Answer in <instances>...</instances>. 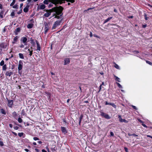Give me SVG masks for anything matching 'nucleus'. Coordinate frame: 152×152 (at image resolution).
I'll return each mask as SVG.
<instances>
[{
	"mask_svg": "<svg viewBox=\"0 0 152 152\" xmlns=\"http://www.w3.org/2000/svg\"><path fill=\"white\" fill-rule=\"evenodd\" d=\"M64 8L61 6H56L51 9V12H55L53 14V16L54 18L59 19L61 18L63 15V11Z\"/></svg>",
	"mask_w": 152,
	"mask_h": 152,
	"instance_id": "obj_1",
	"label": "nucleus"
},
{
	"mask_svg": "<svg viewBox=\"0 0 152 152\" xmlns=\"http://www.w3.org/2000/svg\"><path fill=\"white\" fill-rule=\"evenodd\" d=\"M9 44L5 42H2L0 43V55L3 53V50L5 49L8 46Z\"/></svg>",
	"mask_w": 152,
	"mask_h": 152,
	"instance_id": "obj_2",
	"label": "nucleus"
},
{
	"mask_svg": "<svg viewBox=\"0 0 152 152\" xmlns=\"http://www.w3.org/2000/svg\"><path fill=\"white\" fill-rule=\"evenodd\" d=\"M52 4H53L55 6L58 4H61L62 3H65L64 0H50Z\"/></svg>",
	"mask_w": 152,
	"mask_h": 152,
	"instance_id": "obj_3",
	"label": "nucleus"
},
{
	"mask_svg": "<svg viewBox=\"0 0 152 152\" xmlns=\"http://www.w3.org/2000/svg\"><path fill=\"white\" fill-rule=\"evenodd\" d=\"M62 19L60 20H56L55 21L53 24V27H52V29H55L57 26H59L61 22Z\"/></svg>",
	"mask_w": 152,
	"mask_h": 152,
	"instance_id": "obj_4",
	"label": "nucleus"
},
{
	"mask_svg": "<svg viewBox=\"0 0 152 152\" xmlns=\"http://www.w3.org/2000/svg\"><path fill=\"white\" fill-rule=\"evenodd\" d=\"M6 99L8 101V103L7 104V106L10 108H12L14 102L13 100L8 99L7 98Z\"/></svg>",
	"mask_w": 152,
	"mask_h": 152,
	"instance_id": "obj_5",
	"label": "nucleus"
},
{
	"mask_svg": "<svg viewBox=\"0 0 152 152\" xmlns=\"http://www.w3.org/2000/svg\"><path fill=\"white\" fill-rule=\"evenodd\" d=\"M44 11H46L47 12V13H45L43 16L46 17H48L49 16H50L51 14V9L50 10H44Z\"/></svg>",
	"mask_w": 152,
	"mask_h": 152,
	"instance_id": "obj_6",
	"label": "nucleus"
},
{
	"mask_svg": "<svg viewBox=\"0 0 152 152\" xmlns=\"http://www.w3.org/2000/svg\"><path fill=\"white\" fill-rule=\"evenodd\" d=\"M101 113L100 115L103 117H104L105 118L107 119H109L110 118V116L107 114H106L105 113L102 112V111H100Z\"/></svg>",
	"mask_w": 152,
	"mask_h": 152,
	"instance_id": "obj_7",
	"label": "nucleus"
},
{
	"mask_svg": "<svg viewBox=\"0 0 152 152\" xmlns=\"http://www.w3.org/2000/svg\"><path fill=\"white\" fill-rule=\"evenodd\" d=\"M23 66V63L21 60H20L19 61L18 66V69L19 73L20 74L19 71L21 70Z\"/></svg>",
	"mask_w": 152,
	"mask_h": 152,
	"instance_id": "obj_8",
	"label": "nucleus"
},
{
	"mask_svg": "<svg viewBox=\"0 0 152 152\" xmlns=\"http://www.w3.org/2000/svg\"><path fill=\"white\" fill-rule=\"evenodd\" d=\"M49 27L48 24L46 23L44 24V34H46L49 30Z\"/></svg>",
	"mask_w": 152,
	"mask_h": 152,
	"instance_id": "obj_9",
	"label": "nucleus"
},
{
	"mask_svg": "<svg viewBox=\"0 0 152 152\" xmlns=\"http://www.w3.org/2000/svg\"><path fill=\"white\" fill-rule=\"evenodd\" d=\"M27 38L26 37H23L21 38L20 41L23 43L24 45H27Z\"/></svg>",
	"mask_w": 152,
	"mask_h": 152,
	"instance_id": "obj_10",
	"label": "nucleus"
},
{
	"mask_svg": "<svg viewBox=\"0 0 152 152\" xmlns=\"http://www.w3.org/2000/svg\"><path fill=\"white\" fill-rule=\"evenodd\" d=\"M30 41L31 43L32 44V45L34 46L35 45V43L34 42V40L32 38H31L29 39L28 40V42Z\"/></svg>",
	"mask_w": 152,
	"mask_h": 152,
	"instance_id": "obj_11",
	"label": "nucleus"
},
{
	"mask_svg": "<svg viewBox=\"0 0 152 152\" xmlns=\"http://www.w3.org/2000/svg\"><path fill=\"white\" fill-rule=\"evenodd\" d=\"M35 42L37 45V50L40 51L41 49V48L40 46V44L37 40H35Z\"/></svg>",
	"mask_w": 152,
	"mask_h": 152,
	"instance_id": "obj_12",
	"label": "nucleus"
},
{
	"mask_svg": "<svg viewBox=\"0 0 152 152\" xmlns=\"http://www.w3.org/2000/svg\"><path fill=\"white\" fill-rule=\"evenodd\" d=\"M64 65H66L69 63L70 62V60L69 58H66L64 60Z\"/></svg>",
	"mask_w": 152,
	"mask_h": 152,
	"instance_id": "obj_13",
	"label": "nucleus"
},
{
	"mask_svg": "<svg viewBox=\"0 0 152 152\" xmlns=\"http://www.w3.org/2000/svg\"><path fill=\"white\" fill-rule=\"evenodd\" d=\"M29 7L30 6L27 4L26 6V7L24 8L23 11L25 13L28 12L29 10Z\"/></svg>",
	"mask_w": 152,
	"mask_h": 152,
	"instance_id": "obj_14",
	"label": "nucleus"
},
{
	"mask_svg": "<svg viewBox=\"0 0 152 152\" xmlns=\"http://www.w3.org/2000/svg\"><path fill=\"white\" fill-rule=\"evenodd\" d=\"M45 6L44 4H42L40 6V7H38L37 8V10H44L45 8Z\"/></svg>",
	"mask_w": 152,
	"mask_h": 152,
	"instance_id": "obj_15",
	"label": "nucleus"
},
{
	"mask_svg": "<svg viewBox=\"0 0 152 152\" xmlns=\"http://www.w3.org/2000/svg\"><path fill=\"white\" fill-rule=\"evenodd\" d=\"M13 74V72H12L7 71L6 72L5 75L6 76H9L10 77L11 75H12Z\"/></svg>",
	"mask_w": 152,
	"mask_h": 152,
	"instance_id": "obj_16",
	"label": "nucleus"
},
{
	"mask_svg": "<svg viewBox=\"0 0 152 152\" xmlns=\"http://www.w3.org/2000/svg\"><path fill=\"white\" fill-rule=\"evenodd\" d=\"M61 130L63 133H64L65 134L67 133V132L65 127L61 126Z\"/></svg>",
	"mask_w": 152,
	"mask_h": 152,
	"instance_id": "obj_17",
	"label": "nucleus"
},
{
	"mask_svg": "<svg viewBox=\"0 0 152 152\" xmlns=\"http://www.w3.org/2000/svg\"><path fill=\"white\" fill-rule=\"evenodd\" d=\"M20 31V29L19 27L17 28L15 30V34L17 35L18 34V33Z\"/></svg>",
	"mask_w": 152,
	"mask_h": 152,
	"instance_id": "obj_18",
	"label": "nucleus"
},
{
	"mask_svg": "<svg viewBox=\"0 0 152 152\" xmlns=\"http://www.w3.org/2000/svg\"><path fill=\"white\" fill-rule=\"evenodd\" d=\"M0 112L1 113L4 115H5L6 113L5 110L3 108H2L0 109Z\"/></svg>",
	"mask_w": 152,
	"mask_h": 152,
	"instance_id": "obj_19",
	"label": "nucleus"
},
{
	"mask_svg": "<svg viewBox=\"0 0 152 152\" xmlns=\"http://www.w3.org/2000/svg\"><path fill=\"white\" fill-rule=\"evenodd\" d=\"M113 18L112 17H110L108 18L106 20H105L104 21V22L103 23V24H104L106 23H107V22L110 20L111 19Z\"/></svg>",
	"mask_w": 152,
	"mask_h": 152,
	"instance_id": "obj_20",
	"label": "nucleus"
},
{
	"mask_svg": "<svg viewBox=\"0 0 152 152\" xmlns=\"http://www.w3.org/2000/svg\"><path fill=\"white\" fill-rule=\"evenodd\" d=\"M4 12V10H2L0 12V17L1 18H3L4 17L3 15Z\"/></svg>",
	"mask_w": 152,
	"mask_h": 152,
	"instance_id": "obj_21",
	"label": "nucleus"
},
{
	"mask_svg": "<svg viewBox=\"0 0 152 152\" xmlns=\"http://www.w3.org/2000/svg\"><path fill=\"white\" fill-rule=\"evenodd\" d=\"M18 36H16L13 39V42L12 43L14 44L15 42H17L18 39Z\"/></svg>",
	"mask_w": 152,
	"mask_h": 152,
	"instance_id": "obj_22",
	"label": "nucleus"
},
{
	"mask_svg": "<svg viewBox=\"0 0 152 152\" xmlns=\"http://www.w3.org/2000/svg\"><path fill=\"white\" fill-rule=\"evenodd\" d=\"M33 26V24L32 23H30L28 24L27 26V27L28 28H32Z\"/></svg>",
	"mask_w": 152,
	"mask_h": 152,
	"instance_id": "obj_23",
	"label": "nucleus"
},
{
	"mask_svg": "<svg viewBox=\"0 0 152 152\" xmlns=\"http://www.w3.org/2000/svg\"><path fill=\"white\" fill-rule=\"evenodd\" d=\"M83 115H81L79 118V124L80 125V123L82 119L83 118Z\"/></svg>",
	"mask_w": 152,
	"mask_h": 152,
	"instance_id": "obj_24",
	"label": "nucleus"
},
{
	"mask_svg": "<svg viewBox=\"0 0 152 152\" xmlns=\"http://www.w3.org/2000/svg\"><path fill=\"white\" fill-rule=\"evenodd\" d=\"M12 115L15 118L17 116V114L16 112L14 111L12 113Z\"/></svg>",
	"mask_w": 152,
	"mask_h": 152,
	"instance_id": "obj_25",
	"label": "nucleus"
},
{
	"mask_svg": "<svg viewBox=\"0 0 152 152\" xmlns=\"http://www.w3.org/2000/svg\"><path fill=\"white\" fill-rule=\"evenodd\" d=\"M49 2H50V0H44L43 3L45 4H48Z\"/></svg>",
	"mask_w": 152,
	"mask_h": 152,
	"instance_id": "obj_26",
	"label": "nucleus"
},
{
	"mask_svg": "<svg viewBox=\"0 0 152 152\" xmlns=\"http://www.w3.org/2000/svg\"><path fill=\"white\" fill-rule=\"evenodd\" d=\"M7 65L6 64H4L3 66L2 67V70L3 71H6L7 69Z\"/></svg>",
	"mask_w": 152,
	"mask_h": 152,
	"instance_id": "obj_27",
	"label": "nucleus"
},
{
	"mask_svg": "<svg viewBox=\"0 0 152 152\" xmlns=\"http://www.w3.org/2000/svg\"><path fill=\"white\" fill-rule=\"evenodd\" d=\"M18 55L20 58L22 59L24 58V57L23 54L22 53H19Z\"/></svg>",
	"mask_w": 152,
	"mask_h": 152,
	"instance_id": "obj_28",
	"label": "nucleus"
},
{
	"mask_svg": "<svg viewBox=\"0 0 152 152\" xmlns=\"http://www.w3.org/2000/svg\"><path fill=\"white\" fill-rule=\"evenodd\" d=\"M10 16L12 17V18H14L15 15V10H13L12 12L10 14Z\"/></svg>",
	"mask_w": 152,
	"mask_h": 152,
	"instance_id": "obj_29",
	"label": "nucleus"
},
{
	"mask_svg": "<svg viewBox=\"0 0 152 152\" xmlns=\"http://www.w3.org/2000/svg\"><path fill=\"white\" fill-rule=\"evenodd\" d=\"M120 121L121 122H124L125 123H127L128 121L125 119H123L121 118L120 119Z\"/></svg>",
	"mask_w": 152,
	"mask_h": 152,
	"instance_id": "obj_30",
	"label": "nucleus"
},
{
	"mask_svg": "<svg viewBox=\"0 0 152 152\" xmlns=\"http://www.w3.org/2000/svg\"><path fill=\"white\" fill-rule=\"evenodd\" d=\"M64 1H66L67 2H70L72 3H73L75 2V0H64Z\"/></svg>",
	"mask_w": 152,
	"mask_h": 152,
	"instance_id": "obj_31",
	"label": "nucleus"
},
{
	"mask_svg": "<svg viewBox=\"0 0 152 152\" xmlns=\"http://www.w3.org/2000/svg\"><path fill=\"white\" fill-rule=\"evenodd\" d=\"M114 77H115V80L116 81L118 82H120V78L116 76L115 75Z\"/></svg>",
	"mask_w": 152,
	"mask_h": 152,
	"instance_id": "obj_32",
	"label": "nucleus"
},
{
	"mask_svg": "<svg viewBox=\"0 0 152 152\" xmlns=\"http://www.w3.org/2000/svg\"><path fill=\"white\" fill-rule=\"evenodd\" d=\"M15 2H16L15 0H13L12 2L10 4V6H12L13 5H14L15 4Z\"/></svg>",
	"mask_w": 152,
	"mask_h": 152,
	"instance_id": "obj_33",
	"label": "nucleus"
},
{
	"mask_svg": "<svg viewBox=\"0 0 152 152\" xmlns=\"http://www.w3.org/2000/svg\"><path fill=\"white\" fill-rule=\"evenodd\" d=\"M110 105L112 106L113 107L115 108H116V106L115 104L114 103H110Z\"/></svg>",
	"mask_w": 152,
	"mask_h": 152,
	"instance_id": "obj_34",
	"label": "nucleus"
},
{
	"mask_svg": "<svg viewBox=\"0 0 152 152\" xmlns=\"http://www.w3.org/2000/svg\"><path fill=\"white\" fill-rule=\"evenodd\" d=\"M26 113L24 109H23L21 111V115H26Z\"/></svg>",
	"mask_w": 152,
	"mask_h": 152,
	"instance_id": "obj_35",
	"label": "nucleus"
},
{
	"mask_svg": "<svg viewBox=\"0 0 152 152\" xmlns=\"http://www.w3.org/2000/svg\"><path fill=\"white\" fill-rule=\"evenodd\" d=\"M144 17L145 18V19L146 20H147L149 18V17H147V15L146 13H144Z\"/></svg>",
	"mask_w": 152,
	"mask_h": 152,
	"instance_id": "obj_36",
	"label": "nucleus"
},
{
	"mask_svg": "<svg viewBox=\"0 0 152 152\" xmlns=\"http://www.w3.org/2000/svg\"><path fill=\"white\" fill-rule=\"evenodd\" d=\"M116 84L117 85V86H118V87L120 88H123V87H122V86L121 85V84L118 83H116Z\"/></svg>",
	"mask_w": 152,
	"mask_h": 152,
	"instance_id": "obj_37",
	"label": "nucleus"
},
{
	"mask_svg": "<svg viewBox=\"0 0 152 152\" xmlns=\"http://www.w3.org/2000/svg\"><path fill=\"white\" fill-rule=\"evenodd\" d=\"M18 122L19 123H21L23 121V120L22 119L20 118V117H19L18 118Z\"/></svg>",
	"mask_w": 152,
	"mask_h": 152,
	"instance_id": "obj_38",
	"label": "nucleus"
},
{
	"mask_svg": "<svg viewBox=\"0 0 152 152\" xmlns=\"http://www.w3.org/2000/svg\"><path fill=\"white\" fill-rule=\"evenodd\" d=\"M18 135L20 137H21L24 134L23 132H20L18 133Z\"/></svg>",
	"mask_w": 152,
	"mask_h": 152,
	"instance_id": "obj_39",
	"label": "nucleus"
},
{
	"mask_svg": "<svg viewBox=\"0 0 152 152\" xmlns=\"http://www.w3.org/2000/svg\"><path fill=\"white\" fill-rule=\"evenodd\" d=\"M4 60H2L0 63V65L1 66H2L4 65Z\"/></svg>",
	"mask_w": 152,
	"mask_h": 152,
	"instance_id": "obj_40",
	"label": "nucleus"
},
{
	"mask_svg": "<svg viewBox=\"0 0 152 152\" xmlns=\"http://www.w3.org/2000/svg\"><path fill=\"white\" fill-rule=\"evenodd\" d=\"M45 93L47 94V95H48L49 97H50L51 95V94L50 93L45 91Z\"/></svg>",
	"mask_w": 152,
	"mask_h": 152,
	"instance_id": "obj_41",
	"label": "nucleus"
},
{
	"mask_svg": "<svg viewBox=\"0 0 152 152\" xmlns=\"http://www.w3.org/2000/svg\"><path fill=\"white\" fill-rule=\"evenodd\" d=\"M12 6V8H15V9H18V5H17V4H16L15 5H13Z\"/></svg>",
	"mask_w": 152,
	"mask_h": 152,
	"instance_id": "obj_42",
	"label": "nucleus"
},
{
	"mask_svg": "<svg viewBox=\"0 0 152 152\" xmlns=\"http://www.w3.org/2000/svg\"><path fill=\"white\" fill-rule=\"evenodd\" d=\"M22 9L21 8L18 12H17V14H20L22 13Z\"/></svg>",
	"mask_w": 152,
	"mask_h": 152,
	"instance_id": "obj_43",
	"label": "nucleus"
},
{
	"mask_svg": "<svg viewBox=\"0 0 152 152\" xmlns=\"http://www.w3.org/2000/svg\"><path fill=\"white\" fill-rule=\"evenodd\" d=\"M133 53L134 54H137L139 53V52L137 50H134L133 51Z\"/></svg>",
	"mask_w": 152,
	"mask_h": 152,
	"instance_id": "obj_44",
	"label": "nucleus"
},
{
	"mask_svg": "<svg viewBox=\"0 0 152 152\" xmlns=\"http://www.w3.org/2000/svg\"><path fill=\"white\" fill-rule=\"evenodd\" d=\"M114 67L116 68V69H119V66H118V65H117V64H115V65L114 66Z\"/></svg>",
	"mask_w": 152,
	"mask_h": 152,
	"instance_id": "obj_45",
	"label": "nucleus"
},
{
	"mask_svg": "<svg viewBox=\"0 0 152 152\" xmlns=\"http://www.w3.org/2000/svg\"><path fill=\"white\" fill-rule=\"evenodd\" d=\"M53 4H50L49 5H48V7L49 8H50L51 7H52L53 6Z\"/></svg>",
	"mask_w": 152,
	"mask_h": 152,
	"instance_id": "obj_46",
	"label": "nucleus"
},
{
	"mask_svg": "<svg viewBox=\"0 0 152 152\" xmlns=\"http://www.w3.org/2000/svg\"><path fill=\"white\" fill-rule=\"evenodd\" d=\"M146 62L151 65H152V63L148 61H146Z\"/></svg>",
	"mask_w": 152,
	"mask_h": 152,
	"instance_id": "obj_47",
	"label": "nucleus"
},
{
	"mask_svg": "<svg viewBox=\"0 0 152 152\" xmlns=\"http://www.w3.org/2000/svg\"><path fill=\"white\" fill-rule=\"evenodd\" d=\"M33 50H32L31 51H30L29 52L30 53L29 54V55L30 56H31L32 55V54H33Z\"/></svg>",
	"mask_w": 152,
	"mask_h": 152,
	"instance_id": "obj_48",
	"label": "nucleus"
},
{
	"mask_svg": "<svg viewBox=\"0 0 152 152\" xmlns=\"http://www.w3.org/2000/svg\"><path fill=\"white\" fill-rule=\"evenodd\" d=\"M132 108H133L135 110H137V107L134 106L132 105Z\"/></svg>",
	"mask_w": 152,
	"mask_h": 152,
	"instance_id": "obj_49",
	"label": "nucleus"
},
{
	"mask_svg": "<svg viewBox=\"0 0 152 152\" xmlns=\"http://www.w3.org/2000/svg\"><path fill=\"white\" fill-rule=\"evenodd\" d=\"M33 139L34 140H39V138H38L37 137H33Z\"/></svg>",
	"mask_w": 152,
	"mask_h": 152,
	"instance_id": "obj_50",
	"label": "nucleus"
},
{
	"mask_svg": "<svg viewBox=\"0 0 152 152\" xmlns=\"http://www.w3.org/2000/svg\"><path fill=\"white\" fill-rule=\"evenodd\" d=\"M4 144L2 141H0V145L1 146H3L4 145Z\"/></svg>",
	"mask_w": 152,
	"mask_h": 152,
	"instance_id": "obj_51",
	"label": "nucleus"
},
{
	"mask_svg": "<svg viewBox=\"0 0 152 152\" xmlns=\"http://www.w3.org/2000/svg\"><path fill=\"white\" fill-rule=\"evenodd\" d=\"M124 149L126 152H128V149L127 148H126V147H125L124 148Z\"/></svg>",
	"mask_w": 152,
	"mask_h": 152,
	"instance_id": "obj_52",
	"label": "nucleus"
},
{
	"mask_svg": "<svg viewBox=\"0 0 152 152\" xmlns=\"http://www.w3.org/2000/svg\"><path fill=\"white\" fill-rule=\"evenodd\" d=\"M13 128L15 130H18L19 129V127L18 126H14Z\"/></svg>",
	"mask_w": 152,
	"mask_h": 152,
	"instance_id": "obj_53",
	"label": "nucleus"
},
{
	"mask_svg": "<svg viewBox=\"0 0 152 152\" xmlns=\"http://www.w3.org/2000/svg\"><path fill=\"white\" fill-rule=\"evenodd\" d=\"M110 136H114V133L112 132H110Z\"/></svg>",
	"mask_w": 152,
	"mask_h": 152,
	"instance_id": "obj_54",
	"label": "nucleus"
},
{
	"mask_svg": "<svg viewBox=\"0 0 152 152\" xmlns=\"http://www.w3.org/2000/svg\"><path fill=\"white\" fill-rule=\"evenodd\" d=\"M6 30H7V29L4 27L2 31V33H4Z\"/></svg>",
	"mask_w": 152,
	"mask_h": 152,
	"instance_id": "obj_55",
	"label": "nucleus"
},
{
	"mask_svg": "<svg viewBox=\"0 0 152 152\" xmlns=\"http://www.w3.org/2000/svg\"><path fill=\"white\" fill-rule=\"evenodd\" d=\"M102 86L100 85L99 87V90L98 92H99L102 89Z\"/></svg>",
	"mask_w": 152,
	"mask_h": 152,
	"instance_id": "obj_56",
	"label": "nucleus"
},
{
	"mask_svg": "<svg viewBox=\"0 0 152 152\" xmlns=\"http://www.w3.org/2000/svg\"><path fill=\"white\" fill-rule=\"evenodd\" d=\"M19 47L20 48H23L24 47V45H23L21 44L20 45Z\"/></svg>",
	"mask_w": 152,
	"mask_h": 152,
	"instance_id": "obj_57",
	"label": "nucleus"
},
{
	"mask_svg": "<svg viewBox=\"0 0 152 152\" xmlns=\"http://www.w3.org/2000/svg\"><path fill=\"white\" fill-rule=\"evenodd\" d=\"M138 121H139L140 123H142V124L144 123V122H143V121H142V120H140V119H139L138 120Z\"/></svg>",
	"mask_w": 152,
	"mask_h": 152,
	"instance_id": "obj_58",
	"label": "nucleus"
},
{
	"mask_svg": "<svg viewBox=\"0 0 152 152\" xmlns=\"http://www.w3.org/2000/svg\"><path fill=\"white\" fill-rule=\"evenodd\" d=\"M147 26V24L143 25H142V27L144 28L146 27Z\"/></svg>",
	"mask_w": 152,
	"mask_h": 152,
	"instance_id": "obj_59",
	"label": "nucleus"
},
{
	"mask_svg": "<svg viewBox=\"0 0 152 152\" xmlns=\"http://www.w3.org/2000/svg\"><path fill=\"white\" fill-rule=\"evenodd\" d=\"M12 134H14L15 136H17V134L16 133H15V132H12Z\"/></svg>",
	"mask_w": 152,
	"mask_h": 152,
	"instance_id": "obj_60",
	"label": "nucleus"
},
{
	"mask_svg": "<svg viewBox=\"0 0 152 152\" xmlns=\"http://www.w3.org/2000/svg\"><path fill=\"white\" fill-rule=\"evenodd\" d=\"M63 121L64 123H66V119L65 118H64L63 120Z\"/></svg>",
	"mask_w": 152,
	"mask_h": 152,
	"instance_id": "obj_61",
	"label": "nucleus"
},
{
	"mask_svg": "<svg viewBox=\"0 0 152 152\" xmlns=\"http://www.w3.org/2000/svg\"><path fill=\"white\" fill-rule=\"evenodd\" d=\"M110 103H108V102H107V101H106V102H105V104L106 105H108V104L110 105Z\"/></svg>",
	"mask_w": 152,
	"mask_h": 152,
	"instance_id": "obj_62",
	"label": "nucleus"
},
{
	"mask_svg": "<svg viewBox=\"0 0 152 152\" xmlns=\"http://www.w3.org/2000/svg\"><path fill=\"white\" fill-rule=\"evenodd\" d=\"M35 150L36 151V152H39V149L37 148H35Z\"/></svg>",
	"mask_w": 152,
	"mask_h": 152,
	"instance_id": "obj_63",
	"label": "nucleus"
},
{
	"mask_svg": "<svg viewBox=\"0 0 152 152\" xmlns=\"http://www.w3.org/2000/svg\"><path fill=\"white\" fill-rule=\"evenodd\" d=\"M42 152H47V151L45 150L44 149L42 150Z\"/></svg>",
	"mask_w": 152,
	"mask_h": 152,
	"instance_id": "obj_64",
	"label": "nucleus"
}]
</instances>
